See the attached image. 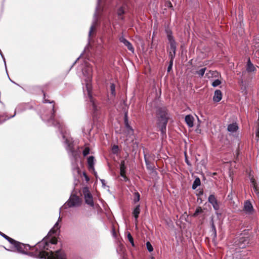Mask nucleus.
I'll return each instance as SVG.
<instances>
[{
  "instance_id": "nucleus-39",
  "label": "nucleus",
  "mask_w": 259,
  "mask_h": 259,
  "mask_svg": "<svg viewBox=\"0 0 259 259\" xmlns=\"http://www.w3.org/2000/svg\"><path fill=\"white\" fill-rule=\"evenodd\" d=\"M44 102H45V103H47V102H49V101H48V100L45 99V100H44ZM49 103H50V102H49ZM53 103V102H50V103Z\"/></svg>"
},
{
  "instance_id": "nucleus-44",
  "label": "nucleus",
  "mask_w": 259,
  "mask_h": 259,
  "mask_svg": "<svg viewBox=\"0 0 259 259\" xmlns=\"http://www.w3.org/2000/svg\"><path fill=\"white\" fill-rule=\"evenodd\" d=\"M145 162L147 164V159L146 158H145Z\"/></svg>"
},
{
  "instance_id": "nucleus-31",
  "label": "nucleus",
  "mask_w": 259,
  "mask_h": 259,
  "mask_svg": "<svg viewBox=\"0 0 259 259\" xmlns=\"http://www.w3.org/2000/svg\"><path fill=\"white\" fill-rule=\"evenodd\" d=\"M221 82L219 79H215L212 82V85L213 87H216L221 84Z\"/></svg>"
},
{
  "instance_id": "nucleus-26",
  "label": "nucleus",
  "mask_w": 259,
  "mask_h": 259,
  "mask_svg": "<svg viewBox=\"0 0 259 259\" xmlns=\"http://www.w3.org/2000/svg\"><path fill=\"white\" fill-rule=\"evenodd\" d=\"M203 212V209L201 207H198L196 208L195 212L193 214V216L196 217L200 213H201Z\"/></svg>"
},
{
  "instance_id": "nucleus-12",
  "label": "nucleus",
  "mask_w": 259,
  "mask_h": 259,
  "mask_svg": "<svg viewBox=\"0 0 259 259\" xmlns=\"http://www.w3.org/2000/svg\"><path fill=\"white\" fill-rule=\"evenodd\" d=\"M208 201L210 203L215 210L219 209V205L218 201L213 195H210L208 197Z\"/></svg>"
},
{
  "instance_id": "nucleus-10",
  "label": "nucleus",
  "mask_w": 259,
  "mask_h": 259,
  "mask_svg": "<svg viewBox=\"0 0 259 259\" xmlns=\"http://www.w3.org/2000/svg\"><path fill=\"white\" fill-rule=\"evenodd\" d=\"M243 210L247 214H251L253 213V206L249 201H247L244 203Z\"/></svg>"
},
{
  "instance_id": "nucleus-38",
  "label": "nucleus",
  "mask_w": 259,
  "mask_h": 259,
  "mask_svg": "<svg viewBox=\"0 0 259 259\" xmlns=\"http://www.w3.org/2000/svg\"><path fill=\"white\" fill-rule=\"evenodd\" d=\"M0 235L3 237L4 238H5L6 239L9 237L7 235H6V234H4L3 233L0 232Z\"/></svg>"
},
{
  "instance_id": "nucleus-7",
  "label": "nucleus",
  "mask_w": 259,
  "mask_h": 259,
  "mask_svg": "<svg viewBox=\"0 0 259 259\" xmlns=\"http://www.w3.org/2000/svg\"><path fill=\"white\" fill-rule=\"evenodd\" d=\"M82 193L84 196V199L85 203L91 206H94V201L93 196L90 193L89 189L88 187H84L82 189Z\"/></svg>"
},
{
  "instance_id": "nucleus-13",
  "label": "nucleus",
  "mask_w": 259,
  "mask_h": 259,
  "mask_svg": "<svg viewBox=\"0 0 259 259\" xmlns=\"http://www.w3.org/2000/svg\"><path fill=\"white\" fill-rule=\"evenodd\" d=\"M65 143L66 144H67L68 147L67 148V149L69 151V152H71L72 155L74 157V158H75L77 155V152L73 151V145L72 144L71 140L66 139L65 140Z\"/></svg>"
},
{
  "instance_id": "nucleus-8",
  "label": "nucleus",
  "mask_w": 259,
  "mask_h": 259,
  "mask_svg": "<svg viewBox=\"0 0 259 259\" xmlns=\"http://www.w3.org/2000/svg\"><path fill=\"white\" fill-rule=\"evenodd\" d=\"M51 112H53V113H51V115L50 116V117L49 119H46L47 120H48V121L49 122H51L52 123V125H57L58 124V127L59 128H61V129L62 128V126L61 125V123H60L59 121H56V124L55 123V121L54 120V104H52L51 105Z\"/></svg>"
},
{
  "instance_id": "nucleus-32",
  "label": "nucleus",
  "mask_w": 259,
  "mask_h": 259,
  "mask_svg": "<svg viewBox=\"0 0 259 259\" xmlns=\"http://www.w3.org/2000/svg\"><path fill=\"white\" fill-rule=\"evenodd\" d=\"M146 247H147L148 250L149 252H151L153 251V247L149 242H147L146 243Z\"/></svg>"
},
{
  "instance_id": "nucleus-3",
  "label": "nucleus",
  "mask_w": 259,
  "mask_h": 259,
  "mask_svg": "<svg viewBox=\"0 0 259 259\" xmlns=\"http://www.w3.org/2000/svg\"><path fill=\"white\" fill-rule=\"evenodd\" d=\"M167 38L169 45V47L168 48V51L169 53V57L170 59L169 65L168 67V71H169L172 67L173 60L175 57L177 46L176 42L171 34H167Z\"/></svg>"
},
{
  "instance_id": "nucleus-34",
  "label": "nucleus",
  "mask_w": 259,
  "mask_h": 259,
  "mask_svg": "<svg viewBox=\"0 0 259 259\" xmlns=\"http://www.w3.org/2000/svg\"><path fill=\"white\" fill-rule=\"evenodd\" d=\"M90 153V149L89 147H86L83 151V155L84 156H87Z\"/></svg>"
},
{
  "instance_id": "nucleus-46",
  "label": "nucleus",
  "mask_w": 259,
  "mask_h": 259,
  "mask_svg": "<svg viewBox=\"0 0 259 259\" xmlns=\"http://www.w3.org/2000/svg\"><path fill=\"white\" fill-rule=\"evenodd\" d=\"M60 220V218H59V220L58 221H59Z\"/></svg>"
},
{
  "instance_id": "nucleus-37",
  "label": "nucleus",
  "mask_w": 259,
  "mask_h": 259,
  "mask_svg": "<svg viewBox=\"0 0 259 259\" xmlns=\"http://www.w3.org/2000/svg\"><path fill=\"white\" fill-rule=\"evenodd\" d=\"M212 227L213 230L214 236L215 237L217 236V231L213 223L212 224Z\"/></svg>"
},
{
  "instance_id": "nucleus-41",
  "label": "nucleus",
  "mask_w": 259,
  "mask_h": 259,
  "mask_svg": "<svg viewBox=\"0 0 259 259\" xmlns=\"http://www.w3.org/2000/svg\"><path fill=\"white\" fill-rule=\"evenodd\" d=\"M186 162H187V163L188 164H189V163L188 161L187 160V159H186Z\"/></svg>"
},
{
  "instance_id": "nucleus-15",
  "label": "nucleus",
  "mask_w": 259,
  "mask_h": 259,
  "mask_svg": "<svg viewBox=\"0 0 259 259\" xmlns=\"http://www.w3.org/2000/svg\"><path fill=\"white\" fill-rule=\"evenodd\" d=\"M11 244L13 245L17 249L18 251H20L21 250L22 244L19 242L15 241L13 239L8 237L6 239Z\"/></svg>"
},
{
  "instance_id": "nucleus-45",
  "label": "nucleus",
  "mask_w": 259,
  "mask_h": 259,
  "mask_svg": "<svg viewBox=\"0 0 259 259\" xmlns=\"http://www.w3.org/2000/svg\"><path fill=\"white\" fill-rule=\"evenodd\" d=\"M63 138H65V136L63 135Z\"/></svg>"
},
{
  "instance_id": "nucleus-2",
  "label": "nucleus",
  "mask_w": 259,
  "mask_h": 259,
  "mask_svg": "<svg viewBox=\"0 0 259 259\" xmlns=\"http://www.w3.org/2000/svg\"><path fill=\"white\" fill-rule=\"evenodd\" d=\"M92 73L93 68L90 65H87L86 67L82 70L83 74V84H85V88L83 87L84 95H87L92 103V105L95 110H97L96 106L92 97Z\"/></svg>"
},
{
  "instance_id": "nucleus-6",
  "label": "nucleus",
  "mask_w": 259,
  "mask_h": 259,
  "mask_svg": "<svg viewBox=\"0 0 259 259\" xmlns=\"http://www.w3.org/2000/svg\"><path fill=\"white\" fill-rule=\"evenodd\" d=\"M81 200L78 196L75 195H71L66 205L69 207H78L81 205Z\"/></svg>"
},
{
  "instance_id": "nucleus-23",
  "label": "nucleus",
  "mask_w": 259,
  "mask_h": 259,
  "mask_svg": "<svg viewBox=\"0 0 259 259\" xmlns=\"http://www.w3.org/2000/svg\"><path fill=\"white\" fill-rule=\"evenodd\" d=\"M58 222H57L53 228L50 231L49 234L52 235V234L56 233V232L59 229Z\"/></svg>"
},
{
  "instance_id": "nucleus-22",
  "label": "nucleus",
  "mask_w": 259,
  "mask_h": 259,
  "mask_svg": "<svg viewBox=\"0 0 259 259\" xmlns=\"http://www.w3.org/2000/svg\"><path fill=\"white\" fill-rule=\"evenodd\" d=\"M246 70L248 72H253L255 70V67L251 63L250 59L248 60Z\"/></svg>"
},
{
  "instance_id": "nucleus-20",
  "label": "nucleus",
  "mask_w": 259,
  "mask_h": 259,
  "mask_svg": "<svg viewBox=\"0 0 259 259\" xmlns=\"http://www.w3.org/2000/svg\"><path fill=\"white\" fill-rule=\"evenodd\" d=\"M238 127L236 123L230 124L228 126V131L231 133H234L238 130Z\"/></svg>"
},
{
  "instance_id": "nucleus-14",
  "label": "nucleus",
  "mask_w": 259,
  "mask_h": 259,
  "mask_svg": "<svg viewBox=\"0 0 259 259\" xmlns=\"http://www.w3.org/2000/svg\"><path fill=\"white\" fill-rule=\"evenodd\" d=\"M88 164L89 170L93 171L95 174H96L94 168V157L93 156L88 158Z\"/></svg>"
},
{
  "instance_id": "nucleus-33",
  "label": "nucleus",
  "mask_w": 259,
  "mask_h": 259,
  "mask_svg": "<svg viewBox=\"0 0 259 259\" xmlns=\"http://www.w3.org/2000/svg\"><path fill=\"white\" fill-rule=\"evenodd\" d=\"M48 241L49 244L51 243L52 244H55L57 242V240L56 238H52L51 239H49V240L48 239Z\"/></svg>"
},
{
  "instance_id": "nucleus-25",
  "label": "nucleus",
  "mask_w": 259,
  "mask_h": 259,
  "mask_svg": "<svg viewBox=\"0 0 259 259\" xmlns=\"http://www.w3.org/2000/svg\"><path fill=\"white\" fill-rule=\"evenodd\" d=\"M124 122H125L126 127L127 128H128L129 130H130L131 131H132L133 130L132 129V128L131 127V126L129 125V124L128 123L127 113V112H126L124 115Z\"/></svg>"
},
{
  "instance_id": "nucleus-43",
  "label": "nucleus",
  "mask_w": 259,
  "mask_h": 259,
  "mask_svg": "<svg viewBox=\"0 0 259 259\" xmlns=\"http://www.w3.org/2000/svg\"><path fill=\"white\" fill-rule=\"evenodd\" d=\"M5 249L6 250H7L11 251L10 249H8L6 248V247H5Z\"/></svg>"
},
{
  "instance_id": "nucleus-29",
  "label": "nucleus",
  "mask_w": 259,
  "mask_h": 259,
  "mask_svg": "<svg viewBox=\"0 0 259 259\" xmlns=\"http://www.w3.org/2000/svg\"><path fill=\"white\" fill-rule=\"evenodd\" d=\"M205 70H206V68H201L196 72V74L199 75L200 76L202 77L204 75Z\"/></svg>"
},
{
  "instance_id": "nucleus-18",
  "label": "nucleus",
  "mask_w": 259,
  "mask_h": 259,
  "mask_svg": "<svg viewBox=\"0 0 259 259\" xmlns=\"http://www.w3.org/2000/svg\"><path fill=\"white\" fill-rule=\"evenodd\" d=\"M185 120L186 123L189 127H192L193 126L194 118L192 115H188L186 116Z\"/></svg>"
},
{
  "instance_id": "nucleus-30",
  "label": "nucleus",
  "mask_w": 259,
  "mask_h": 259,
  "mask_svg": "<svg viewBox=\"0 0 259 259\" xmlns=\"http://www.w3.org/2000/svg\"><path fill=\"white\" fill-rule=\"evenodd\" d=\"M110 91L111 94L114 96L115 95V87L113 83L110 84Z\"/></svg>"
},
{
  "instance_id": "nucleus-36",
  "label": "nucleus",
  "mask_w": 259,
  "mask_h": 259,
  "mask_svg": "<svg viewBox=\"0 0 259 259\" xmlns=\"http://www.w3.org/2000/svg\"><path fill=\"white\" fill-rule=\"evenodd\" d=\"M124 13V11L123 10V9L122 8H120L118 9L117 14L119 16H121L122 14Z\"/></svg>"
},
{
  "instance_id": "nucleus-5",
  "label": "nucleus",
  "mask_w": 259,
  "mask_h": 259,
  "mask_svg": "<svg viewBox=\"0 0 259 259\" xmlns=\"http://www.w3.org/2000/svg\"><path fill=\"white\" fill-rule=\"evenodd\" d=\"M102 0H98V6L96 8V13L94 15V19L92 23V24L90 27V29L89 33V39L90 40L91 37L93 34L95 32L96 28L97 25V15H98V11L100 9Z\"/></svg>"
},
{
  "instance_id": "nucleus-19",
  "label": "nucleus",
  "mask_w": 259,
  "mask_h": 259,
  "mask_svg": "<svg viewBox=\"0 0 259 259\" xmlns=\"http://www.w3.org/2000/svg\"><path fill=\"white\" fill-rule=\"evenodd\" d=\"M250 182L252 184V187H253L254 192L256 194H258L259 193V188L257 186V185L253 177H250Z\"/></svg>"
},
{
  "instance_id": "nucleus-17",
  "label": "nucleus",
  "mask_w": 259,
  "mask_h": 259,
  "mask_svg": "<svg viewBox=\"0 0 259 259\" xmlns=\"http://www.w3.org/2000/svg\"><path fill=\"white\" fill-rule=\"evenodd\" d=\"M125 166L124 161H122L120 165V176L123 177L125 180H127V178L125 176Z\"/></svg>"
},
{
  "instance_id": "nucleus-42",
  "label": "nucleus",
  "mask_w": 259,
  "mask_h": 259,
  "mask_svg": "<svg viewBox=\"0 0 259 259\" xmlns=\"http://www.w3.org/2000/svg\"><path fill=\"white\" fill-rule=\"evenodd\" d=\"M101 182H102V183L103 184L104 182H105V181L104 180H101Z\"/></svg>"
},
{
  "instance_id": "nucleus-27",
  "label": "nucleus",
  "mask_w": 259,
  "mask_h": 259,
  "mask_svg": "<svg viewBox=\"0 0 259 259\" xmlns=\"http://www.w3.org/2000/svg\"><path fill=\"white\" fill-rule=\"evenodd\" d=\"M127 237L128 241L131 243L132 245L133 246H134L135 244H134V239L130 233H128V234L127 235Z\"/></svg>"
},
{
  "instance_id": "nucleus-11",
  "label": "nucleus",
  "mask_w": 259,
  "mask_h": 259,
  "mask_svg": "<svg viewBox=\"0 0 259 259\" xmlns=\"http://www.w3.org/2000/svg\"><path fill=\"white\" fill-rule=\"evenodd\" d=\"M119 40L121 42L123 43L130 51H131L132 53L134 52V48H133L132 45L123 36H121L119 38Z\"/></svg>"
},
{
  "instance_id": "nucleus-24",
  "label": "nucleus",
  "mask_w": 259,
  "mask_h": 259,
  "mask_svg": "<svg viewBox=\"0 0 259 259\" xmlns=\"http://www.w3.org/2000/svg\"><path fill=\"white\" fill-rule=\"evenodd\" d=\"M140 199V195L139 192H136L134 193V202L135 203L139 201Z\"/></svg>"
},
{
  "instance_id": "nucleus-35",
  "label": "nucleus",
  "mask_w": 259,
  "mask_h": 259,
  "mask_svg": "<svg viewBox=\"0 0 259 259\" xmlns=\"http://www.w3.org/2000/svg\"><path fill=\"white\" fill-rule=\"evenodd\" d=\"M113 153H117L118 151V147L117 145H114L112 148Z\"/></svg>"
},
{
  "instance_id": "nucleus-9",
  "label": "nucleus",
  "mask_w": 259,
  "mask_h": 259,
  "mask_svg": "<svg viewBox=\"0 0 259 259\" xmlns=\"http://www.w3.org/2000/svg\"><path fill=\"white\" fill-rule=\"evenodd\" d=\"M249 243V239L248 237H241L238 240L236 245L238 247L243 248Z\"/></svg>"
},
{
  "instance_id": "nucleus-4",
  "label": "nucleus",
  "mask_w": 259,
  "mask_h": 259,
  "mask_svg": "<svg viewBox=\"0 0 259 259\" xmlns=\"http://www.w3.org/2000/svg\"><path fill=\"white\" fill-rule=\"evenodd\" d=\"M167 120V114L165 112H161L160 117H158L157 124L162 134L165 133Z\"/></svg>"
},
{
  "instance_id": "nucleus-40",
  "label": "nucleus",
  "mask_w": 259,
  "mask_h": 259,
  "mask_svg": "<svg viewBox=\"0 0 259 259\" xmlns=\"http://www.w3.org/2000/svg\"><path fill=\"white\" fill-rule=\"evenodd\" d=\"M84 175L85 176V178H86V180H88V177L86 176L85 174H84Z\"/></svg>"
},
{
  "instance_id": "nucleus-47",
  "label": "nucleus",
  "mask_w": 259,
  "mask_h": 259,
  "mask_svg": "<svg viewBox=\"0 0 259 259\" xmlns=\"http://www.w3.org/2000/svg\"><path fill=\"white\" fill-rule=\"evenodd\" d=\"M152 259H153V258H152Z\"/></svg>"
},
{
  "instance_id": "nucleus-16",
  "label": "nucleus",
  "mask_w": 259,
  "mask_h": 259,
  "mask_svg": "<svg viewBox=\"0 0 259 259\" xmlns=\"http://www.w3.org/2000/svg\"><path fill=\"white\" fill-rule=\"evenodd\" d=\"M222 99V93L220 90H216L214 92V96L213 97V100L215 102L220 101Z\"/></svg>"
},
{
  "instance_id": "nucleus-21",
  "label": "nucleus",
  "mask_w": 259,
  "mask_h": 259,
  "mask_svg": "<svg viewBox=\"0 0 259 259\" xmlns=\"http://www.w3.org/2000/svg\"><path fill=\"white\" fill-rule=\"evenodd\" d=\"M140 205H138L134 209L133 214L135 218L136 222H137V219L139 217V214L140 213Z\"/></svg>"
},
{
  "instance_id": "nucleus-1",
  "label": "nucleus",
  "mask_w": 259,
  "mask_h": 259,
  "mask_svg": "<svg viewBox=\"0 0 259 259\" xmlns=\"http://www.w3.org/2000/svg\"><path fill=\"white\" fill-rule=\"evenodd\" d=\"M49 243L47 239H44L38 242L32 250H36V255L41 258L47 259H66L64 252L62 250H58L55 253L51 251L47 252L48 250Z\"/></svg>"
},
{
  "instance_id": "nucleus-28",
  "label": "nucleus",
  "mask_w": 259,
  "mask_h": 259,
  "mask_svg": "<svg viewBox=\"0 0 259 259\" xmlns=\"http://www.w3.org/2000/svg\"><path fill=\"white\" fill-rule=\"evenodd\" d=\"M200 184V180L199 179H196L193 183L192 185V188L193 189H196Z\"/></svg>"
}]
</instances>
